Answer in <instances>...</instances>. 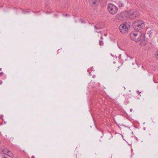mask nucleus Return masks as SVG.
I'll list each match as a JSON object with an SVG mask.
<instances>
[{
	"label": "nucleus",
	"mask_w": 158,
	"mask_h": 158,
	"mask_svg": "<svg viewBox=\"0 0 158 158\" xmlns=\"http://www.w3.org/2000/svg\"><path fill=\"white\" fill-rule=\"evenodd\" d=\"M130 38L135 42L140 41L143 42L145 39V36L140 32H135L130 34Z\"/></svg>",
	"instance_id": "f257e3e1"
},
{
	"label": "nucleus",
	"mask_w": 158,
	"mask_h": 158,
	"mask_svg": "<svg viewBox=\"0 0 158 158\" xmlns=\"http://www.w3.org/2000/svg\"><path fill=\"white\" fill-rule=\"evenodd\" d=\"M132 26L134 29L137 31L144 28L145 27L144 24L142 20L135 21L133 23Z\"/></svg>",
	"instance_id": "f03ea898"
},
{
	"label": "nucleus",
	"mask_w": 158,
	"mask_h": 158,
	"mask_svg": "<svg viewBox=\"0 0 158 158\" xmlns=\"http://www.w3.org/2000/svg\"><path fill=\"white\" fill-rule=\"evenodd\" d=\"M107 9L109 12L112 15H115L118 11L117 7L112 4H109L108 5Z\"/></svg>",
	"instance_id": "7ed1b4c3"
},
{
	"label": "nucleus",
	"mask_w": 158,
	"mask_h": 158,
	"mask_svg": "<svg viewBox=\"0 0 158 158\" xmlns=\"http://www.w3.org/2000/svg\"><path fill=\"white\" fill-rule=\"evenodd\" d=\"M123 15L127 18L131 19H134L135 17H137V14L136 13H134L133 10H131L130 12L126 11L124 12Z\"/></svg>",
	"instance_id": "20e7f679"
},
{
	"label": "nucleus",
	"mask_w": 158,
	"mask_h": 158,
	"mask_svg": "<svg viewBox=\"0 0 158 158\" xmlns=\"http://www.w3.org/2000/svg\"><path fill=\"white\" fill-rule=\"evenodd\" d=\"M128 27H129L128 25L127 26L125 24H123L120 26L119 29L121 33L125 34L127 33L128 31Z\"/></svg>",
	"instance_id": "39448f33"
},
{
	"label": "nucleus",
	"mask_w": 158,
	"mask_h": 158,
	"mask_svg": "<svg viewBox=\"0 0 158 158\" xmlns=\"http://www.w3.org/2000/svg\"><path fill=\"white\" fill-rule=\"evenodd\" d=\"M7 155L11 157H13L14 155L10 151L8 150L7 152Z\"/></svg>",
	"instance_id": "423d86ee"
},
{
	"label": "nucleus",
	"mask_w": 158,
	"mask_h": 158,
	"mask_svg": "<svg viewBox=\"0 0 158 158\" xmlns=\"http://www.w3.org/2000/svg\"><path fill=\"white\" fill-rule=\"evenodd\" d=\"M94 28L96 30H99L102 28L100 25L99 24H97L94 26Z\"/></svg>",
	"instance_id": "0eeeda50"
},
{
	"label": "nucleus",
	"mask_w": 158,
	"mask_h": 158,
	"mask_svg": "<svg viewBox=\"0 0 158 158\" xmlns=\"http://www.w3.org/2000/svg\"><path fill=\"white\" fill-rule=\"evenodd\" d=\"M98 0H89L90 3L91 4H95L98 2Z\"/></svg>",
	"instance_id": "6e6552de"
},
{
	"label": "nucleus",
	"mask_w": 158,
	"mask_h": 158,
	"mask_svg": "<svg viewBox=\"0 0 158 158\" xmlns=\"http://www.w3.org/2000/svg\"><path fill=\"white\" fill-rule=\"evenodd\" d=\"M118 5L119 6L123 7L124 6V4L121 1H120L118 2Z\"/></svg>",
	"instance_id": "1a4fd4ad"
},
{
	"label": "nucleus",
	"mask_w": 158,
	"mask_h": 158,
	"mask_svg": "<svg viewBox=\"0 0 158 158\" xmlns=\"http://www.w3.org/2000/svg\"><path fill=\"white\" fill-rule=\"evenodd\" d=\"M134 61L135 62H133L132 63V64L133 65H135V66H136V67L138 66V67H139V66H138L136 62V60L135 59H133Z\"/></svg>",
	"instance_id": "9d476101"
},
{
	"label": "nucleus",
	"mask_w": 158,
	"mask_h": 158,
	"mask_svg": "<svg viewBox=\"0 0 158 158\" xmlns=\"http://www.w3.org/2000/svg\"><path fill=\"white\" fill-rule=\"evenodd\" d=\"M147 31L148 32H149L150 34H151L153 32V30H150L149 29H148L147 30Z\"/></svg>",
	"instance_id": "9b49d317"
},
{
	"label": "nucleus",
	"mask_w": 158,
	"mask_h": 158,
	"mask_svg": "<svg viewBox=\"0 0 158 158\" xmlns=\"http://www.w3.org/2000/svg\"><path fill=\"white\" fill-rule=\"evenodd\" d=\"M99 44L100 46H102L103 45V43L102 40H100L99 41Z\"/></svg>",
	"instance_id": "f8f14e48"
},
{
	"label": "nucleus",
	"mask_w": 158,
	"mask_h": 158,
	"mask_svg": "<svg viewBox=\"0 0 158 158\" xmlns=\"http://www.w3.org/2000/svg\"><path fill=\"white\" fill-rule=\"evenodd\" d=\"M155 55L156 58L158 60V50L156 52Z\"/></svg>",
	"instance_id": "ddd939ff"
},
{
	"label": "nucleus",
	"mask_w": 158,
	"mask_h": 158,
	"mask_svg": "<svg viewBox=\"0 0 158 158\" xmlns=\"http://www.w3.org/2000/svg\"><path fill=\"white\" fill-rule=\"evenodd\" d=\"M127 58L128 59V60H131V59H132V58L130 56H127Z\"/></svg>",
	"instance_id": "4468645a"
},
{
	"label": "nucleus",
	"mask_w": 158,
	"mask_h": 158,
	"mask_svg": "<svg viewBox=\"0 0 158 158\" xmlns=\"http://www.w3.org/2000/svg\"><path fill=\"white\" fill-rule=\"evenodd\" d=\"M98 36H99V35H102L101 33V32L100 31L99 32H98Z\"/></svg>",
	"instance_id": "2eb2a0df"
},
{
	"label": "nucleus",
	"mask_w": 158,
	"mask_h": 158,
	"mask_svg": "<svg viewBox=\"0 0 158 158\" xmlns=\"http://www.w3.org/2000/svg\"><path fill=\"white\" fill-rule=\"evenodd\" d=\"M3 74V73L2 72H1L0 73V75L2 76V75Z\"/></svg>",
	"instance_id": "dca6fc26"
},
{
	"label": "nucleus",
	"mask_w": 158,
	"mask_h": 158,
	"mask_svg": "<svg viewBox=\"0 0 158 158\" xmlns=\"http://www.w3.org/2000/svg\"><path fill=\"white\" fill-rule=\"evenodd\" d=\"M2 83V81L0 80V85H1Z\"/></svg>",
	"instance_id": "f3484780"
},
{
	"label": "nucleus",
	"mask_w": 158,
	"mask_h": 158,
	"mask_svg": "<svg viewBox=\"0 0 158 158\" xmlns=\"http://www.w3.org/2000/svg\"><path fill=\"white\" fill-rule=\"evenodd\" d=\"M130 112H132V111H133V110H132V109H130Z\"/></svg>",
	"instance_id": "a211bd4d"
},
{
	"label": "nucleus",
	"mask_w": 158,
	"mask_h": 158,
	"mask_svg": "<svg viewBox=\"0 0 158 158\" xmlns=\"http://www.w3.org/2000/svg\"><path fill=\"white\" fill-rule=\"evenodd\" d=\"M119 58H121V54H120L119 55Z\"/></svg>",
	"instance_id": "6ab92c4d"
},
{
	"label": "nucleus",
	"mask_w": 158,
	"mask_h": 158,
	"mask_svg": "<svg viewBox=\"0 0 158 158\" xmlns=\"http://www.w3.org/2000/svg\"><path fill=\"white\" fill-rule=\"evenodd\" d=\"M31 158H35V157L34 156H32Z\"/></svg>",
	"instance_id": "aec40b11"
},
{
	"label": "nucleus",
	"mask_w": 158,
	"mask_h": 158,
	"mask_svg": "<svg viewBox=\"0 0 158 158\" xmlns=\"http://www.w3.org/2000/svg\"><path fill=\"white\" fill-rule=\"evenodd\" d=\"M80 21H81V23H83V21H81V19L80 20Z\"/></svg>",
	"instance_id": "412c9836"
},
{
	"label": "nucleus",
	"mask_w": 158,
	"mask_h": 158,
	"mask_svg": "<svg viewBox=\"0 0 158 158\" xmlns=\"http://www.w3.org/2000/svg\"><path fill=\"white\" fill-rule=\"evenodd\" d=\"M101 38L102 40L103 39V38H102V36H101Z\"/></svg>",
	"instance_id": "4be33fe9"
},
{
	"label": "nucleus",
	"mask_w": 158,
	"mask_h": 158,
	"mask_svg": "<svg viewBox=\"0 0 158 158\" xmlns=\"http://www.w3.org/2000/svg\"><path fill=\"white\" fill-rule=\"evenodd\" d=\"M104 35H105V36H107V35L106 34H104Z\"/></svg>",
	"instance_id": "5701e85b"
},
{
	"label": "nucleus",
	"mask_w": 158,
	"mask_h": 158,
	"mask_svg": "<svg viewBox=\"0 0 158 158\" xmlns=\"http://www.w3.org/2000/svg\"><path fill=\"white\" fill-rule=\"evenodd\" d=\"M3 158H8L6 157H3Z\"/></svg>",
	"instance_id": "b1692460"
},
{
	"label": "nucleus",
	"mask_w": 158,
	"mask_h": 158,
	"mask_svg": "<svg viewBox=\"0 0 158 158\" xmlns=\"http://www.w3.org/2000/svg\"><path fill=\"white\" fill-rule=\"evenodd\" d=\"M2 70V68H0V71Z\"/></svg>",
	"instance_id": "393cba45"
},
{
	"label": "nucleus",
	"mask_w": 158,
	"mask_h": 158,
	"mask_svg": "<svg viewBox=\"0 0 158 158\" xmlns=\"http://www.w3.org/2000/svg\"><path fill=\"white\" fill-rule=\"evenodd\" d=\"M67 14H66V15L65 16H67Z\"/></svg>",
	"instance_id": "a878e982"
},
{
	"label": "nucleus",
	"mask_w": 158,
	"mask_h": 158,
	"mask_svg": "<svg viewBox=\"0 0 158 158\" xmlns=\"http://www.w3.org/2000/svg\"><path fill=\"white\" fill-rule=\"evenodd\" d=\"M96 31V32H97V31Z\"/></svg>",
	"instance_id": "bb28decb"
}]
</instances>
